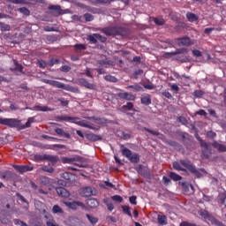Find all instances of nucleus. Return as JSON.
Returning <instances> with one entry per match:
<instances>
[{"label": "nucleus", "mask_w": 226, "mask_h": 226, "mask_svg": "<svg viewBox=\"0 0 226 226\" xmlns=\"http://www.w3.org/2000/svg\"><path fill=\"white\" fill-rule=\"evenodd\" d=\"M117 96L120 98V100H127V102H135L136 98L134 94H132L128 92L118 93Z\"/></svg>", "instance_id": "obj_14"}, {"label": "nucleus", "mask_w": 226, "mask_h": 226, "mask_svg": "<svg viewBox=\"0 0 226 226\" xmlns=\"http://www.w3.org/2000/svg\"><path fill=\"white\" fill-rule=\"evenodd\" d=\"M186 18L189 22H197V20H199V16L194 14L193 12H187Z\"/></svg>", "instance_id": "obj_27"}, {"label": "nucleus", "mask_w": 226, "mask_h": 226, "mask_svg": "<svg viewBox=\"0 0 226 226\" xmlns=\"http://www.w3.org/2000/svg\"><path fill=\"white\" fill-rule=\"evenodd\" d=\"M177 44L178 47H190V45H193L192 42V39L188 36H184L182 38L176 39Z\"/></svg>", "instance_id": "obj_11"}, {"label": "nucleus", "mask_w": 226, "mask_h": 226, "mask_svg": "<svg viewBox=\"0 0 226 226\" xmlns=\"http://www.w3.org/2000/svg\"><path fill=\"white\" fill-rule=\"evenodd\" d=\"M34 117H28L26 124H22V121L17 118H0V124L3 126H8L9 128H17V130H26V128H31V124L34 123Z\"/></svg>", "instance_id": "obj_1"}, {"label": "nucleus", "mask_w": 226, "mask_h": 226, "mask_svg": "<svg viewBox=\"0 0 226 226\" xmlns=\"http://www.w3.org/2000/svg\"><path fill=\"white\" fill-rule=\"evenodd\" d=\"M1 31H10L11 26L10 25H6L4 23L0 24Z\"/></svg>", "instance_id": "obj_54"}, {"label": "nucleus", "mask_w": 226, "mask_h": 226, "mask_svg": "<svg viewBox=\"0 0 226 226\" xmlns=\"http://www.w3.org/2000/svg\"><path fill=\"white\" fill-rule=\"evenodd\" d=\"M159 225H167V216L159 215L157 216Z\"/></svg>", "instance_id": "obj_30"}, {"label": "nucleus", "mask_w": 226, "mask_h": 226, "mask_svg": "<svg viewBox=\"0 0 226 226\" xmlns=\"http://www.w3.org/2000/svg\"><path fill=\"white\" fill-rule=\"evenodd\" d=\"M103 202L107 206L108 211H114V204H112V201L109 198H105Z\"/></svg>", "instance_id": "obj_28"}, {"label": "nucleus", "mask_w": 226, "mask_h": 226, "mask_svg": "<svg viewBox=\"0 0 226 226\" xmlns=\"http://www.w3.org/2000/svg\"><path fill=\"white\" fill-rule=\"evenodd\" d=\"M121 207L123 209L124 214L129 215L130 218H132V210H130V207L122 206Z\"/></svg>", "instance_id": "obj_42"}, {"label": "nucleus", "mask_w": 226, "mask_h": 226, "mask_svg": "<svg viewBox=\"0 0 226 226\" xmlns=\"http://www.w3.org/2000/svg\"><path fill=\"white\" fill-rule=\"evenodd\" d=\"M173 169H175V170H181L182 172H186V169L181 167L179 162H173Z\"/></svg>", "instance_id": "obj_34"}, {"label": "nucleus", "mask_w": 226, "mask_h": 226, "mask_svg": "<svg viewBox=\"0 0 226 226\" xmlns=\"http://www.w3.org/2000/svg\"><path fill=\"white\" fill-rule=\"evenodd\" d=\"M48 10H53L54 11H56L57 15H61V11H63L61 10V6L60 5H49L48 7Z\"/></svg>", "instance_id": "obj_33"}, {"label": "nucleus", "mask_w": 226, "mask_h": 226, "mask_svg": "<svg viewBox=\"0 0 226 226\" xmlns=\"http://www.w3.org/2000/svg\"><path fill=\"white\" fill-rule=\"evenodd\" d=\"M65 206L69 207V209L77 210V207H82V209H86V205L80 201H74V202H64Z\"/></svg>", "instance_id": "obj_13"}, {"label": "nucleus", "mask_w": 226, "mask_h": 226, "mask_svg": "<svg viewBox=\"0 0 226 226\" xmlns=\"http://www.w3.org/2000/svg\"><path fill=\"white\" fill-rule=\"evenodd\" d=\"M179 162H180V164L183 167H185L189 172H191V174H193V176H195V177H197L198 179H200V177H202V173H200V171H199V170H197L195 165H193V163H192V161L180 160Z\"/></svg>", "instance_id": "obj_4"}, {"label": "nucleus", "mask_w": 226, "mask_h": 226, "mask_svg": "<svg viewBox=\"0 0 226 226\" xmlns=\"http://www.w3.org/2000/svg\"><path fill=\"white\" fill-rule=\"evenodd\" d=\"M122 109H127V110H133V112H136L135 109H133V102H127Z\"/></svg>", "instance_id": "obj_45"}, {"label": "nucleus", "mask_w": 226, "mask_h": 226, "mask_svg": "<svg viewBox=\"0 0 226 226\" xmlns=\"http://www.w3.org/2000/svg\"><path fill=\"white\" fill-rule=\"evenodd\" d=\"M87 204L89 207L92 208L98 207V206H100V202H98V200L96 199H88L87 200Z\"/></svg>", "instance_id": "obj_24"}, {"label": "nucleus", "mask_w": 226, "mask_h": 226, "mask_svg": "<svg viewBox=\"0 0 226 226\" xmlns=\"http://www.w3.org/2000/svg\"><path fill=\"white\" fill-rule=\"evenodd\" d=\"M150 19L153 20L155 26H165V20L162 17H159V18L151 17Z\"/></svg>", "instance_id": "obj_25"}, {"label": "nucleus", "mask_w": 226, "mask_h": 226, "mask_svg": "<svg viewBox=\"0 0 226 226\" xmlns=\"http://www.w3.org/2000/svg\"><path fill=\"white\" fill-rule=\"evenodd\" d=\"M86 11H89L90 13H98L99 10L96 7H91L86 5L85 7Z\"/></svg>", "instance_id": "obj_44"}, {"label": "nucleus", "mask_w": 226, "mask_h": 226, "mask_svg": "<svg viewBox=\"0 0 226 226\" xmlns=\"http://www.w3.org/2000/svg\"><path fill=\"white\" fill-rule=\"evenodd\" d=\"M18 11H19V13H22L23 15H26V17H29V15H31V11H29V9L26 7L19 8Z\"/></svg>", "instance_id": "obj_36"}, {"label": "nucleus", "mask_w": 226, "mask_h": 226, "mask_svg": "<svg viewBox=\"0 0 226 226\" xmlns=\"http://www.w3.org/2000/svg\"><path fill=\"white\" fill-rule=\"evenodd\" d=\"M41 138H42V139H48V140H61V139H57V138H54V137H51V136H49V135H45V134H43V135L41 136Z\"/></svg>", "instance_id": "obj_61"}, {"label": "nucleus", "mask_w": 226, "mask_h": 226, "mask_svg": "<svg viewBox=\"0 0 226 226\" xmlns=\"http://www.w3.org/2000/svg\"><path fill=\"white\" fill-rule=\"evenodd\" d=\"M12 63L14 64L15 68H11V71L19 72V73L24 75V66L19 64V61H17L16 59H12Z\"/></svg>", "instance_id": "obj_19"}, {"label": "nucleus", "mask_w": 226, "mask_h": 226, "mask_svg": "<svg viewBox=\"0 0 226 226\" xmlns=\"http://www.w3.org/2000/svg\"><path fill=\"white\" fill-rule=\"evenodd\" d=\"M143 130H145V132H147V133H151V135H154L155 137L160 136V132H158V131H154L147 127H144Z\"/></svg>", "instance_id": "obj_43"}, {"label": "nucleus", "mask_w": 226, "mask_h": 226, "mask_svg": "<svg viewBox=\"0 0 226 226\" xmlns=\"http://www.w3.org/2000/svg\"><path fill=\"white\" fill-rule=\"evenodd\" d=\"M140 100L142 105H151V95L149 94L143 95Z\"/></svg>", "instance_id": "obj_26"}, {"label": "nucleus", "mask_w": 226, "mask_h": 226, "mask_svg": "<svg viewBox=\"0 0 226 226\" xmlns=\"http://www.w3.org/2000/svg\"><path fill=\"white\" fill-rule=\"evenodd\" d=\"M135 170L139 174L140 176H143V177H149L151 176V171L149 170V168L139 164L135 168Z\"/></svg>", "instance_id": "obj_10"}, {"label": "nucleus", "mask_w": 226, "mask_h": 226, "mask_svg": "<svg viewBox=\"0 0 226 226\" xmlns=\"http://www.w3.org/2000/svg\"><path fill=\"white\" fill-rule=\"evenodd\" d=\"M201 147H203L201 151L204 158L208 160L211 154H213V150L211 149V146H209V144H207V142L206 141H201Z\"/></svg>", "instance_id": "obj_9"}, {"label": "nucleus", "mask_w": 226, "mask_h": 226, "mask_svg": "<svg viewBox=\"0 0 226 226\" xmlns=\"http://www.w3.org/2000/svg\"><path fill=\"white\" fill-rule=\"evenodd\" d=\"M193 96L195 98H202V96H204V91H202V90H195L193 92Z\"/></svg>", "instance_id": "obj_46"}, {"label": "nucleus", "mask_w": 226, "mask_h": 226, "mask_svg": "<svg viewBox=\"0 0 226 226\" xmlns=\"http://www.w3.org/2000/svg\"><path fill=\"white\" fill-rule=\"evenodd\" d=\"M63 162L64 163H73V162H75V158L64 157Z\"/></svg>", "instance_id": "obj_59"}, {"label": "nucleus", "mask_w": 226, "mask_h": 226, "mask_svg": "<svg viewBox=\"0 0 226 226\" xmlns=\"http://www.w3.org/2000/svg\"><path fill=\"white\" fill-rule=\"evenodd\" d=\"M44 83L49 84V86H52L53 87H57L58 89H64L65 91H73V87L70 85H65L60 81L44 79Z\"/></svg>", "instance_id": "obj_6"}, {"label": "nucleus", "mask_w": 226, "mask_h": 226, "mask_svg": "<svg viewBox=\"0 0 226 226\" xmlns=\"http://www.w3.org/2000/svg\"><path fill=\"white\" fill-rule=\"evenodd\" d=\"M56 193L59 197H64V199H68L70 197V192L64 187H56Z\"/></svg>", "instance_id": "obj_18"}, {"label": "nucleus", "mask_w": 226, "mask_h": 226, "mask_svg": "<svg viewBox=\"0 0 226 226\" xmlns=\"http://www.w3.org/2000/svg\"><path fill=\"white\" fill-rule=\"evenodd\" d=\"M97 41L99 40L101 43H105L107 41V37L102 36L100 34H96Z\"/></svg>", "instance_id": "obj_49"}, {"label": "nucleus", "mask_w": 226, "mask_h": 226, "mask_svg": "<svg viewBox=\"0 0 226 226\" xmlns=\"http://www.w3.org/2000/svg\"><path fill=\"white\" fill-rule=\"evenodd\" d=\"M185 52H188V49H185V48L177 49L176 51L165 53V57H170L171 56H177V54H185Z\"/></svg>", "instance_id": "obj_22"}, {"label": "nucleus", "mask_w": 226, "mask_h": 226, "mask_svg": "<svg viewBox=\"0 0 226 226\" xmlns=\"http://www.w3.org/2000/svg\"><path fill=\"white\" fill-rule=\"evenodd\" d=\"M81 197H91L96 195V190L91 186L83 187L80 191Z\"/></svg>", "instance_id": "obj_12"}, {"label": "nucleus", "mask_w": 226, "mask_h": 226, "mask_svg": "<svg viewBox=\"0 0 226 226\" xmlns=\"http://www.w3.org/2000/svg\"><path fill=\"white\" fill-rule=\"evenodd\" d=\"M169 176L170 178L172 179V181H181V179H183V177H181L176 172H170Z\"/></svg>", "instance_id": "obj_29"}, {"label": "nucleus", "mask_w": 226, "mask_h": 226, "mask_svg": "<svg viewBox=\"0 0 226 226\" xmlns=\"http://www.w3.org/2000/svg\"><path fill=\"white\" fill-rule=\"evenodd\" d=\"M207 137H208V139H215L216 137V132L213 131H208L207 132Z\"/></svg>", "instance_id": "obj_58"}, {"label": "nucleus", "mask_w": 226, "mask_h": 226, "mask_svg": "<svg viewBox=\"0 0 226 226\" xmlns=\"http://www.w3.org/2000/svg\"><path fill=\"white\" fill-rule=\"evenodd\" d=\"M62 177L65 179V185H68V186H72L77 181V175L70 172H64Z\"/></svg>", "instance_id": "obj_7"}, {"label": "nucleus", "mask_w": 226, "mask_h": 226, "mask_svg": "<svg viewBox=\"0 0 226 226\" xmlns=\"http://www.w3.org/2000/svg\"><path fill=\"white\" fill-rule=\"evenodd\" d=\"M124 31V27L119 26H110L101 29V33L106 36H123Z\"/></svg>", "instance_id": "obj_3"}, {"label": "nucleus", "mask_w": 226, "mask_h": 226, "mask_svg": "<svg viewBox=\"0 0 226 226\" xmlns=\"http://www.w3.org/2000/svg\"><path fill=\"white\" fill-rule=\"evenodd\" d=\"M104 80H106L107 82L116 83V82H117V78H116L115 76H112L110 74H108V75L104 76Z\"/></svg>", "instance_id": "obj_35"}, {"label": "nucleus", "mask_w": 226, "mask_h": 226, "mask_svg": "<svg viewBox=\"0 0 226 226\" xmlns=\"http://www.w3.org/2000/svg\"><path fill=\"white\" fill-rule=\"evenodd\" d=\"M219 200H220L221 204H225L226 194L222 193V194L219 195Z\"/></svg>", "instance_id": "obj_62"}, {"label": "nucleus", "mask_w": 226, "mask_h": 226, "mask_svg": "<svg viewBox=\"0 0 226 226\" xmlns=\"http://www.w3.org/2000/svg\"><path fill=\"white\" fill-rule=\"evenodd\" d=\"M60 60L57 58H52L49 60V62L48 63L49 66H54V64H59Z\"/></svg>", "instance_id": "obj_50"}, {"label": "nucleus", "mask_w": 226, "mask_h": 226, "mask_svg": "<svg viewBox=\"0 0 226 226\" xmlns=\"http://www.w3.org/2000/svg\"><path fill=\"white\" fill-rule=\"evenodd\" d=\"M212 146L215 149H217L220 153H226V147L222 144L218 143V141H214Z\"/></svg>", "instance_id": "obj_23"}, {"label": "nucleus", "mask_w": 226, "mask_h": 226, "mask_svg": "<svg viewBox=\"0 0 226 226\" xmlns=\"http://www.w3.org/2000/svg\"><path fill=\"white\" fill-rule=\"evenodd\" d=\"M70 226H79L80 225V221L78 218L75 217H70L69 218Z\"/></svg>", "instance_id": "obj_32"}, {"label": "nucleus", "mask_w": 226, "mask_h": 226, "mask_svg": "<svg viewBox=\"0 0 226 226\" xmlns=\"http://www.w3.org/2000/svg\"><path fill=\"white\" fill-rule=\"evenodd\" d=\"M126 89H133L134 91L139 93V92L142 91V87H140V85H139V84H134V85L127 86Z\"/></svg>", "instance_id": "obj_31"}, {"label": "nucleus", "mask_w": 226, "mask_h": 226, "mask_svg": "<svg viewBox=\"0 0 226 226\" xmlns=\"http://www.w3.org/2000/svg\"><path fill=\"white\" fill-rule=\"evenodd\" d=\"M111 200H114V202L121 203L123 202V197H121L120 195H114L111 196Z\"/></svg>", "instance_id": "obj_47"}, {"label": "nucleus", "mask_w": 226, "mask_h": 226, "mask_svg": "<svg viewBox=\"0 0 226 226\" xmlns=\"http://www.w3.org/2000/svg\"><path fill=\"white\" fill-rule=\"evenodd\" d=\"M86 139L90 140V142H98V140H102V137L101 135H96L94 133H87L86 134Z\"/></svg>", "instance_id": "obj_20"}, {"label": "nucleus", "mask_w": 226, "mask_h": 226, "mask_svg": "<svg viewBox=\"0 0 226 226\" xmlns=\"http://www.w3.org/2000/svg\"><path fill=\"white\" fill-rule=\"evenodd\" d=\"M83 18L87 22H93V20H94V16L91 13H85Z\"/></svg>", "instance_id": "obj_41"}, {"label": "nucleus", "mask_w": 226, "mask_h": 226, "mask_svg": "<svg viewBox=\"0 0 226 226\" xmlns=\"http://www.w3.org/2000/svg\"><path fill=\"white\" fill-rule=\"evenodd\" d=\"M143 87H145V89H149V90H153L156 87H154V85H153V83H142Z\"/></svg>", "instance_id": "obj_51"}, {"label": "nucleus", "mask_w": 226, "mask_h": 226, "mask_svg": "<svg viewBox=\"0 0 226 226\" xmlns=\"http://www.w3.org/2000/svg\"><path fill=\"white\" fill-rule=\"evenodd\" d=\"M130 204H132V206H137V196H131L129 198Z\"/></svg>", "instance_id": "obj_55"}, {"label": "nucleus", "mask_w": 226, "mask_h": 226, "mask_svg": "<svg viewBox=\"0 0 226 226\" xmlns=\"http://www.w3.org/2000/svg\"><path fill=\"white\" fill-rule=\"evenodd\" d=\"M162 96H164L165 98H168V100H172V94H170V92H168V91L162 92Z\"/></svg>", "instance_id": "obj_60"}, {"label": "nucleus", "mask_w": 226, "mask_h": 226, "mask_svg": "<svg viewBox=\"0 0 226 226\" xmlns=\"http://www.w3.org/2000/svg\"><path fill=\"white\" fill-rule=\"evenodd\" d=\"M55 133L59 135V137H64V139H72V134L64 132L62 128H56Z\"/></svg>", "instance_id": "obj_21"}, {"label": "nucleus", "mask_w": 226, "mask_h": 226, "mask_svg": "<svg viewBox=\"0 0 226 226\" xmlns=\"http://www.w3.org/2000/svg\"><path fill=\"white\" fill-rule=\"evenodd\" d=\"M87 40L88 41H90V43H94V44L98 43L96 34L88 35Z\"/></svg>", "instance_id": "obj_40"}, {"label": "nucleus", "mask_w": 226, "mask_h": 226, "mask_svg": "<svg viewBox=\"0 0 226 226\" xmlns=\"http://www.w3.org/2000/svg\"><path fill=\"white\" fill-rule=\"evenodd\" d=\"M37 64L39 68H46L47 62H45V60H38Z\"/></svg>", "instance_id": "obj_57"}, {"label": "nucleus", "mask_w": 226, "mask_h": 226, "mask_svg": "<svg viewBox=\"0 0 226 226\" xmlns=\"http://www.w3.org/2000/svg\"><path fill=\"white\" fill-rule=\"evenodd\" d=\"M168 144L170 146H171L172 147H175V149H181L183 147V146L181 144H179V143H177V142H176L174 140H170L168 142Z\"/></svg>", "instance_id": "obj_38"}, {"label": "nucleus", "mask_w": 226, "mask_h": 226, "mask_svg": "<svg viewBox=\"0 0 226 226\" xmlns=\"http://www.w3.org/2000/svg\"><path fill=\"white\" fill-rule=\"evenodd\" d=\"M53 213L57 214V213H61L63 214V208H61V207H59L58 205H55L52 208Z\"/></svg>", "instance_id": "obj_48"}, {"label": "nucleus", "mask_w": 226, "mask_h": 226, "mask_svg": "<svg viewBox=\"0 0 226 226\" xmlns=\"http://www.w3.org/2000/svg\"><path fill=\"white\" fill-rule=\"evenodd\" d=\"M15 225H20V226H27V223L17 219L14 221Z\"/></svg>", "instance_id": "obj_63"}, {"label": "nucleus", "mask_w": 226, "mask_h": 226, "mask_svg": "<svg viewBox=\"0 0 226 226\" xmlns=\"http://www.w3.org/2000/svg\"><path fill=\"white\" fill-rule=\"evenodd\" d=\"M78 82L79 86H81L82 87H86L87 89H91V90L96 89V86H94V84L89 83V81H87V79L84 78L79 79Z\"/></svg>", "instance_id": "obj_15"}, {"label": "nucleus", "mask_w": 226, "mask_h": 226, "mask_svg": "<svg viewBox=\"0 0 226 226\" xmlns=\"http://www.w3.org/2000/svg\"><path fill=\"white\" fill-rule=\"evenodd\" d=\"M120 149L122 151L123 156L128 158L131 163H139V162H140V156L139 155V154H132V150L126 148L124 145H121Z\"/></svg>", "instance_id": "obj_5"}, {"label": "nucleus", "mask_w": 226, "mask_h": 226, "mask_svg": "<svg viewBox=\"0 0 226 226\" xmlns=\"http://www.w3.org/2000/svg\"><path fill=\"white\" fill-rule=\"evenodd\" d=\"M56 119L57 121H66L67 123H73L74 124H78V126H81L82 128H93L91 127V122L82 120L77 117L59 116L56 117Z\"/></svg>", "instance_id": "obj_2"}, {"label": "nucleus", "mask_w": 226, "mask_h": 226, "mask_svg": "<svg viewBox=\"0 0 226 226\" xmlns=\"http://www.w3.org/2000/svg\"><path fill=\"white\" fill-rule=\"evenodd\" d=\"M7 3H11L12 4H24L26 0H7Z\"/></svg>", "instance_id": "obj_52"}, {"label": "nucleus", "mask_w": 226, "mask_h": 226, "mask_svg": "<svg viewBox=\"0 0 226 226\" xmlns=\"http://www.w3.org/2000/svg\"><path fill=\"white\" fill-rule=\"evenodd\" d=\"M35 158L40 162H43V160H47L48 162H51V163H57L59 162V157L57 155H50V154H42V155H35Z\"/></svg>", "instance_id": "obj_8"}, {"label": "nucleus", "mask_w": 226, "mask_h": 226, "mask_svg": "<svg viewBox=\"0 0 226 226\" xmlns=\"http://www.w3.org/2000/svg\"><path fill=\"white\" fill-rule=\"evenodd\" d=\"M86 216L92 225H96V223H98V218L92 216L89 214H87Z\"/></svg>", "instance_id": "obj_37"}, {"label": "nucleus", "mask_w": 226, "mask_h": 226, "mask_svg": "<svg viewBox=\"0 0 226 226\" xmlns=\"http://www.w3.org/2000/svg\"><path fill=\"white\" fill-rule=\"evenodd\" d=\"M192 55L194 57H202V52L199 49H192Z\"/></svg>", "instance_id": "obj_56"}, {"label": "nucleus", "mask_w": 226, "mask_h": 226, "mask_svg": "<svg viewBox=\"0 0 226 226\" xmlns=\"http://www.w3.org/2000/svg\"><path fill=\"white\" fill-rule=\"evenodd\" d=\"M75 52H82V50H86L85 44H75L74 45Z\"/></svg>", "instance_id": "obj_39"}, {"label": "nucleus", "mask_w": 226, "mask_h": 226, "mask_svg": "<svg viewBox=\"0 0 226 226\" xmlns=\"http://www.w3.org/2000/svg\"><path fill=\"white\" fill-rule=\"evenodd\" d=\"M26 110H35V112H50L52 110L48 106L35 105L32 108H26Z\"/></svg>", "instance_id": "obj_16"}, {"label": "nucleus", "mask_w": 226, "mask_h": 226, "mask_svg": "<svg viewBox=\"0 0 226 226\" xmlns=\"http://www.w3.org/2000/svg\"><path fill=\"white\" fill-rule=\"evenodd\" d=\"M15 170H18V172H20V174H24L25 172H31L33 170V167L29 165H14L13 166Z\"/></svg>", "instance_id": "obj_17"}, {"label": "nucleus", "mask_w": 226, "mask_h": 226, "mask_svg": "<svg viewBox=\"0 0 226 226\" xmlns=\"http://www.w3.org/2000/svg\"><path fill=\"white\" fill-rule=\"evenodd\" d=\"M46 225L47 226H59V224L56 223V221L54 220H49L46 222Z\"/></svg>", "instance_id": "obj_64"}, {"label": "nucleus", "mask_w": 226, "mask_h": 226, "mask_svg": "<svg viewBox=\"0 0 226 226\" xmlns=\"http://www.w3.org/2000/svg\"><path fill=\"white\" fill-rule=\"evenodd\" d=\"M72 70V67L69 65H63L60 68V72H63L64 73H68V72H70Z\"/></svg>", "instance_id": "obj_53"}]
</instances>
